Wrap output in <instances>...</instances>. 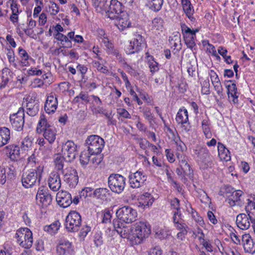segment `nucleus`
<instances>
[{
	"label": "nucleus",
	"mask_w": 255,
	"mask_h": 255,
	"mask_svg": "<svg viewBox=\"0 0 255 255\" xmlns=\"http://www.w3.org/2000/svg\"><path fill=\"white\" fill-rule=\"evenodd\" d=\"M133 243L140 244L151 233L150 226L146 222L139 221L133 225Z\"/></svg>",
	"instance_id": "f257e3e1"
},
{
	"label": "nucleus",
	"mask_w": 255,
	"mask_h": 255,
	"mask_svg": "<svg viewBox=\"0 0 255 255\" xmlns=\"http://www.w3.org/2000/svg\"><path fill=\"white\" fill-rule=\"evenodd\" d=\"M15 238L19 246L24 249H30L33 243L31 231L27 228L18 229L15 234Z\"/></svg>",
	"instance_id": "f03ea898"
},
{
	"label": "nucleus",
	"mask_w": 255,
	"mask_h": 255,
	"mask_svg": "<svg viewBox=\"0 0 255 255\" xmlns=\"http://www.w3.org/2000/svg\"><path fill=\"white\" fill-rule=\"evenodd\" d=\"M104 140L97 135H91L86 140V145L91 155L98 154L101 153L104 146Z\"/></svg>",
	"instance_id": "7ed1b4c3"
},
{
	"label": "nucleus",
	"mask_w": 255,
	"mask_h": 255,
	"mask_svg": "<svg viewBox=\"0 0 255 255\" xmlns=\"http://www.w3.org/2000/svg\"><path fill=\"white\" fill-rule=\"evenodd\" d=\"M42 173L43 172H39V170L35 169L24 172L21 177L22 185L25 188H28L34 185L37 182H39Z\"/></svg>",
	"instance_id": "20e7f679"
},
{
	"label": "nucleus",
	"mask_w": 255,
	"mask_h": 255,
	"mask_svg": "<svg viewBox=\"0 0 255 255\" xmlns=\"http://www.w3.org/2000/svg\"><path fill=\"white\" fill-rule=\"evenodd\" d=\"M82 219L80 214L75 211H71L65 219V228L69 232H76L81 226Z\"/></svg>",
	"instance_id": "39448f33"
},
{
	"label": "nucleus",
	"mask_w": 255,
	"mask_h": 255,
	"mask_svg": "<svg viewBox=\"0 0 255 255\" xmlns=\"http://www.w3.org/2000/svg\"><path fill=\"white\" fill-rule=\"evenodd\" d=\"M109 186L113 192L122 193L126 186V178L119 174H112L108 178Z\"/></svg>",
	"instance_id": "423d86ee"
},
{
	"label": "nucleus",
	"mask_w": 255,
	"mask_h": 255,
	"mask_svg": "<svg viewBox=\"0 0 255 255\" xmlns=\"http://www.w3.org/2000/svg\"><path fill=\"white\" fill-rule=\"evenodd\" d=\"M117 216L120 221L125 223H130L135 220L137 217L136 211L132 208L124 206L117 211Z\"/></svg>",
	"instance_id": "0eeeda50"
},
{
	"label": "nucleus",
	"mask_w": 255,
	"mask_h": 255,
	"mask_svg": "<svg viewBox=\"0 0 255 255\" xmlns=\"http://www.w3.org/2000/svg\"><path fill=\"white\" fill-rule=\"evenodd\" d=\"M61 151L67 161L71 162L77 154V146L72 140H68L63 144Z\"/></svg>",
	"instance_id": "6e6552de"
},
{
	"label": "nucleus",
	"mask_w": 255,
	"mask_h": 255,
	"mask_svg": "<svg viewBox=\"0 0 255 255\" xmlns=\"http://www.w3.org/2000/svg\"><path fill=\"white\" fill-rule=\"evenodd\" d=\"M113 225L117 233L123 238H127L133 242L132 226H125L124 224L118 220H113Z\"/></svg>",
	"instance_id": "1a4fd4ad"
},
{
	"label": "nucleus",
	"mask_w": 255,
	"mask_h": 255,
	"mask_svg": "<svg viewBox=\"0 0 255 255\" xmlns=\"http://www.w3.org/2000/svg\"><path fill=\"white\" fill-rule=\"evenodd\" d=\"M12 128L17 131L23 129L24 124V110L20 108L17 113L13 114L9 117Z\"/></svg>",
	"instance_id": "9d476101"
},
{
	"label": "nucleus",
	"mask_w": 255,
	"mask_h": 255,
	"mask_svg": "<svg viewBox=\"0 0 255 255\" xmlns=\"http://www.w3.org/2000/svg\"><path fill=\"white\" fill-rule=\"evenodd\" d=\"M176 122L181 125L182 131L188 133L191 130V126L189 122L188 114L186 109H180L175 118Z\"/></svg>",
	"instance_id": "9b49d317"
},
{
	"label": "nucleus",
	"mask_w": 255,
	"mask_h": 255,
	"mask_svg": "<svg viewBox=\"0 0 255 255\" xmlns=\"http://www.w3.org/2000/svg\"><path fill=\"white\" fill-rule=\"evenodd\" d=\"M124 6L118 0H111L110 5L108 4L107 10H104L108 16L111 19H114L119 14H123Z\"/></svg>",
	"instance_id": "f8f14e48"
},
{
	"label": "nucleus",
	"mask_w": 255,
	"mask_h": 255,
	"mask_svg": "<svg viewBox=\"0 0 255 255\" xmlns=\"http://www.w3.org/2000/svg\"><path fill=\"white\" fill-rule=\"evenodd\" d=\"M245 194L240 190H235L231 195L229 196L226 201L230 206H238L242 207L245 204Z\"/></svg>",
	"instance_id": "ddd939ff"
},
{
	"label": "nucleus",
	"mask_w": 255,
	"mask_h": 255,
	"mask_svg": "<svg viewBox=\"0 0 255 255\" xmlns=\"http://www.w3.org/2000/svg\"><path fill=\"white\" fill-rule=\"evenodd\" d=\"M128 180L130 187L132 188H137L143 185L146 177L143 175L142 172L137 171L129 175Z\"/></svg>",
	"instance_id": "4468645a"
},
{
	"label": "nucleus",
	"mask_w": 255,
	"mask_h": 255,
	"mask_svg": "<svg viewBox=\"0 0 255 255\" xmlns=\"http://www.w3.org/2000/svg\"><path fill=\"white\" fill-rule=\"evenodd\" d=\"M62 174L64 180L70 185L74 186L78 183L79 177L76 170L71 166H66L64 170H62Z\"/></svg>",
	"instance_id": "2eb2a0df"
},
{
	"label": "nucleus",
	"mask_w": 255,
	"mask_h": 255,
	"mask_svg": "<svg viewBox=\"0 0 255 255\" xmlns=\"http://www.w3.org/2000/svg\"><path fill=\"white\" fill-rule=\"evenodd\" d=\"M143 40L141 35H135L126 47V52L128 54H131L139 51L142 46Z\"/></svg>",
	"instance_id": "dca6fc26"
},
{
	"label": "nucleus",
	"mask_w": 255,
	"mask_h": 255,
	"mask_svg": "<svg viewBox=\"0 0 255 255\" xmlns=\"http://www.w3.org/2000/svg\"><path fill=\"white\" fill-rule=\"evenodd\" d=\"M36 199L37 202H39L43 207H46L49 205L52 201V197L47 189L43 187L39 188Z\"/></svg>",
	"instance_id": "f3484780"
},
{
	"label": "nucleus",
	"mask_w": 255,
	"mask_h": 255,
	"mask_svg": "<svg viewBox=\"0 0 255 255\" xmlns=\"http://www.w3.org/2000/svg\"><path fill=\"white\" fill-rule=\"evenodd\" d=\"M181 28L186 45L192 49L196 45L194 33H192L191 29L184 23L181 24Z\"/></svg>",
	"instance_id": "a211bd4d"
},
{
	"label": "nucleus",
	"mask_w": 255,
	"mask_h": 255,
	"mask_svg": "<svg viewBox=\"0 0 255 255\" xmlns=\"http://www.w3.org/2000/svg\"><path fill=\"white\" fill-rule=\"evenodd\" d=\"M57 98L55 93H51L47 96L44 105V110L46 113L51 114L55 113L58 106Z\"/></svg>",
	"instance_id": "6ab92c4d"
},
{
	"label": "nucleus",
	"mask_w": 255,
	"mask_h": 255,
	"mask_svg": "<svg viewBox=\"0 0 255 255\" xmlns=\"http://www.w3.org/2000/svg\"><path fill=\"white\" fill-rule=\"evenodd\" d=\"M27 165L39 170V172H43L44 165L42 162L41 161L40 157L38 156V152L36 151V149L28 157Z\"/></svg>",
	"instance_id": "aec40b11"
},
{
	"label": "nucleus",
	"mask_w": 255,
	"mask_h": 255,
	"mask_svg": "<svg viewBox=\"0 0 255 255\" xmlns=\"http://www.w3.org/2000/svg\"><path fill=\"white\" fill-rule=\"evenodd\" d=\"M56 201L59 205L63 208L69 207L72 203L71 194L66 191H61L57 193Z\"/></svg>",
	"instance_id": "412c9836"
},
{
	"label": "nucleus",
	"mask_w": 255,
	"mask_h": 255,
	"mask_svg": "<svg viewBox=\"0 0 255 255\" xmlns=\"http://www.w3.org/2000/svg\"><path fill=\"white\" fill-rule=\"evenodd\" d=\"M245 253L254 254L255 253V243L249 234L242 236V243Z\"/></svg>",
	"instance_id": "4be33fe9"
},
{
	"label": "nucleus",
	"mask_w": 255,
	"mask_h": 255,
	"mask_svg": "<svg viewBox=\"0 0 255 255\" xmlns=\"http://www.w3.org/2000/svg\"><path fill=\"white\" fill-rule=\"evenodd\" d=\"M226 87L227 88V94L230 101L234 104L238 103L239 94L237 92V88L236 84L231 80L226 82Z\"/></svg>",
	"instance_id": "5701e85b"
},
{
	"label": "nucleus",
	"mask_w": 255,
	"mask_h": 255,
	"mask_svg": "<svg viewBox=\"0 0 255 255\" xmlns=\"http://www.w3.org/2000/svg\"><path fill=\"white\" fill-rule=\"evenodd\" d=\"M56 251L59 255H70L73 252L72 243L68 241L61 240L57 247Z\"/></svg>",
	"instance_id": "b1692460"
},
{
	"label": "nucleus",
	"mask_w": 255,
	"mask_h": 255,
	"mask_svg": "<svg viewBox=\"0 0 255 255\" xmlns=\"http://www.w3.org/2000/svg\"><path fill=\"white\" fill-rule=\"evenodd\" d=\"M236 224L243 230L248 229L251 225L249 216L244 213L239 214L236 217Z\"/></svg>",
	"instance_id": "393cba45"
},
{
	"label": "nucleus",
	"mask_w": 255,
	"mask_h": 255,
	"mask_svg": "<svg viewBox=\"0 0 255 255\" xmlns=\"http://www.w3.org/2000/svg\"><path fill=\"white\" fill-rule=\"evenodd\" d=\"M61 180L58 173H51L48 179L49 188L53 191H58L61 187Z\"/></svg>",
	"instance_id": "a878e982"
},
{
	"label": "nucleus",
	"mask_w": 255,
	"mask_h": 255,
	"mask_svg": "<svg viewBox=\"0 0 255 255\" xmlns=\"http://www.w3.org/2000/svg\"><path fill=\"white\" fill-rule=\"evenodd\" d=\"M39 110V104L38 101L30 99L26 103V112L29 116H35L38 113Z\"/></svg>",
	"instance_id": "bb28decb"
},
{
	"label": "nucleus",
	"mask_w": 255,
	"mask_h": 255,
	"mask_svg": "<svg viewBox=\"0 0 255 255\" xmlns=\"http://www.w3.org/2000/svg\"><path fill=\"white\" fill-rule=\"evenodd\" d=\"M116 17L118 19L116 25L120 30L123 31L130 26L131 23L129 21L128 15L127 13H123V15H117Z\"/></svg>",
	"instance_id": "cd10ccee"
},
{
	"label": "nucleus",
	"mask_w": 255,
	"mask_h": 255,
	"mask_svg": "<svg viewBox=\"0 0 255 255\" xmlns=\"http://www.w3.org/2000/svg\"><path fill=\"white\" fill-rule=\"evenodd\" d=\"M10 138V131L6 127L0 128V147L7 144Z\"/></svg>",
	"instance_id": "c85d7f7f"
},
{
	"label": "nucleus",
	"mask_w": 255,
	"mask_h": 255,
	"mask_svg": "<svg viewBox=\"0 0 255 255\" xmlns=\"http://www.w3.org/2000/svg\"><path fill=\"white\" fill-rule=\"evenodd\" d=\"M154 201V199L152 195L149 193H145L142 194L139 199V206H141L143 208L149 207L151 206Z\"/></svg>",
	"instance_id": "c756f323"
},
{
	"label": "nucleus",
	"mask_w": 255,
	"mask_h": 255,
	"mask_svg": "<svg viewBox=\"0 0 255 255\" xmlns=\"http://www.w3.org/2000/svg\"><path fill=\"white\" fill-rule=\"evenodd\" d=\"M43 132V136L50 144H52L55 141L56 135L57 130L54 127H51L47 128Z\"/></svg>",
	"instance_id": "7c9ffc66"
},
{
	"label": "nucleus",
	"mask_w": 255,
	"mask_h": 255,
	"mask_svg": "<svg viewBox=\"0 0 255 255\" xmlns=\"http://www.w3.org/2000/svg\"><path fill=\"white\" fill-rule=\"evenodd\" d=\"M182 7L187 16L192 21L194 17L192 15L194 13V9L189 0H181Z\"/></svg>",
	"instance_id": "2f4dec72"
},
{
	"label": "nucleus",
	"mask_w": 255,
	"mask_h": 255,
	"mask_svg": "<svg viewBox=\"0 0 255 255\" xmlns=\"http://www.w3.org/2000/svg\"><path fill=\"white\" fill-rule=\"evenodd\" d=\"M6 148L7 150L6 153L9 154V158L13 160H17L20 154L19 147L12 144L7 146Z\"/></svg>",
	"instance_id": "473e14b6"
},
{
	"label": "nucleus",
	"mask_w": 255,
	"mask_h": 255,
	"mask_svg": "<svg viewBox=\"0 0 255 255\" xmlns=\"http://www.w3.org/2000/svg\"><path fill=\"white\" fill-rule=\"evenodd\" d=\"M51 127H52V126L48 123L45 116L43 115H41L36 128L37 133H41L45 131L46 129L49 128Z\"/></svg>",
	"instance_id": "72a5a7b5"
},
{
	"label": "nucleus",
	"mask_w": 255,
	"mask_h": 255,
	"mask_svg": "<svg viewBox=\"0 0 255 255\" xmlns=\"http://www.w3.org/2000/svg\"><path fill=\"white\" fill-rule=\"evenodd\" d=\"M94 197L101 200H106L109 195V190L106 188L96 189L93 193Z\"/></svg>",
	"instance_id": "f704fd0d"
},
{
	"label": "nucleus",
	"mask_w": 255,
	"mask_h": 255,
	"mask_svg": "<svg viewBox=\"0 0 255 255\" xmlns=\"http://www.w3.org/2000/svg\"><path fill=\"white\" fill-rule=\"evenodd\" d=\"M65 157L57 154L54 159V163L55 169L62 173V170H64V165Z\"/></svg>",
	"instance_id": "c9c22d12"
},
{
	"label": "nucleus",
	"mask_w": 255,
	"mask_h": 255,
	"mask_svg": "<svg viewBox=\"0 0 255 255\" xmlns=\"http://www.w3.org/2000/svg\"><path fill=\"white\" fill-rule=\"evenodd\" d=\"M163 23L164 21L162 18L160 17L154 18L151 23V30L162 31L164 28Z\"/></svg>",
	"instance_id": "e433bc0d"
},
{
	"label": "nucleus",
	"mask_w": 255,
	"mask_h": 255,
	"mask_svg": "<svg viewBox=\"0 0 255 255\" xmlns=\"http://www.w3.org/2000/svg\"><path fill=\"white\" fill-rule=\"evenodd\" d=\"M93 4L98 12L103 13L107 10V0H92Z\"/></svg>",
	"instance_id": "4c0bfd02"
},
{
	"label": "nucleus",
	"mask_w": 255,
	"mask_h": 255,
	"mask_svg": "<svg viewBox=\"0 0 255 255\" xmlns=\"http://www.w3.org/2000/svg\"><path fill=\"white\" fill-rule=\"evenodd\" d=\"M55 38L58 41H60L61 44H62L64 47H72V42L66 35H65L60 32H57L55 35Z\"/></svg>",
	"instance_id": "58836bf2"
},
{
	"label": "nucleus",
	"mask_w": 255,
	"mask_h": 255,
	"mask_svg": "<svg viewBox=\"0 0 255 255\" xmlns=\"http://www.w3.org/2000/svg\"><path fill=\"white\" fill-rule=\"evenodd\" d=\"M18 54L21 58L20 63L23 66H27L29 65L28 60L30 58L29 55L22 47H20L18 50Z\"/></svg>",
	"instance_id": "ea45409f"
},
{
	"label": "nucleus",
	"mask_w": 255,
	"mask_h": 255,
	"mask_svg": "<svg viewBox=\"0 0 255 255\" xmlns=\"http://www.w3.org/2000/svg\"><path fill=\"white\" fill-rule=\"evenodd\" d=\"M92 112L94 115H97L98 114L104 115L109 120L111 119V114L108 113L106 110L103 107L100 106H96L93 105L91 108Z\"/></svg>",
	"instance_id": "a19ab883"
},
{
	"label": "nucleus",
	"mask_w": 255,
	"mask_h": 255,
	"mask_svg": "<svg viewBox=\"0 0 255 255\" xmlns=\"http://www.w3.org/2000/svg\"><path fill=\"white\" fill-rule=\"evenodd\" d=\"M150 8L155 11H159L163 4V0H147Z\"/></svg>",
	"instance_id": "79ce46f5"
},
{
	"label": "nucleus",
	"mask_w": 255,
	"mask_h": 255,
	"mask_svg": "<svg viewBox=\"0 0 255 255\" xmlns=\"http://www.w3.org/2000/svg\"><path fill=\"white\" fill-rule=\"evenodd\" d=\"M60 223L59 221H56L49 226L44 227V230L52 234L55 233L59 229Z\"/></svg>",
	"instance_id": "37998d69"
},
{
	"label": "nucleus",
	"mask_w": 255,
	"mask_h": 255,
	"mask_svg": "<svg viewBox=\"0 0 255 255\" xmlns=\"http://www.w3.org/2000/svg\"><path fill=\"white\" fill-rule=\"evenodd\" d=\"M139 110L143 113L144 118L149 122L153 121V116L151 113V110L149 108L145 106L140 107Z\"/></svg>",
	"instance_id": "c03bdc74"
},
{
	"label": "nucleus",
	"mask_w": 255,
	"mask_h": 255,
	"mask_svg": "<svg viewBox=\"0 0 255 255\" xmlns=\"http://www.w3.org/2000/svg\"><path fill=\"white\" fill-rule=\"evenodd\" d=\"M90 154L91 155L88 151H84L81 152L80 155V162L83 166H86L89 162L91 157Z\"/></svg>",
	"instance_id": "a18cd8bd"
},
{
	"label": "nucleus",
	"mask_w": 255,
	"mask_h": 255,
	"mask_svg": "<svg viewBox=\"0 0 255 255\" xmlns=\"http://www.w3.org/2000/svg\"><path fill=\"white\" fill-rule=\"evenodd\" d=\"M198 156L202 160L203 162L207 161L210 158V154L209 150L206 148H200L197 153Z\"/></svg>",
	"instance_id": "49530a36"
},
{
	"label": "nucleus",
	"mask_w": 255,
	"mask_h": 255,
	"mask_svg": "<svg viewBox=\"0 0 255 255\" xmlns=\"http://www.w3.org/2000/svg\"><path fill=\"white\" fill-rule=\"evenodd\" d=\"M32 142L31 138L28 137H25L21 142V148L22 150L28 151L32 147Z\"/></svg>",
	"instance_id": "de8ad7c7"
},
{
	"label": "nucleus",
	"mask_w": 255,
	"mask_h": 255,
	"mask_svg": "<svg viewBox=\"0 0 255 255\" xmlns=\"http://www.w3.org/2000/svg\"><path fill=\"white\" fill-rule=\"evenodd\" d=\"M183 172V177L182 178V181L185 182L187 179L185 178L186 176H189L192 174V171L190 169V166L188 163L182 165L181 167Z\"/></svg>",
	"instance_id": "09e8293b"
},
{
	"label": "nucleus",
	"mask_w": 255,
	"mask_h": 255,
	"mask_svg": "<svg viewBox=\"0 0 255 255\" xmlns=\"http://www.w3.org/2000/svg\"><path fill=\"white\" fill-rule=\"evenodd\" d=\"M202 127L203 132L206 137H210L211 131L209 128V122L208 120L204 119L202 122Z\"/></svg>",
	"instance_id": "8fccbe9b"
},
{
	"label": "nucleus",
	"mask_w": 255,
	"mask_h": 255,
	"mask_svg": "<svg viewBox=\"0 0 255 255\" xmlns=\"http://www.w3.org/2000/svg\"><path fill=\"white\" fill-rule=\"evenodd\" d=\"M169 42L170 44L174 47V49L177 48L178 51H179L181 49V41L179 37L175 35L171 39H169Z\"/></svg>",
	"instance_id": "3c124183"
},
{
	"label": "nucleus",
	"mask_w": 255,
	"mask_h": 255,
	"mask_svg": "<svg viewBox=\"0 0 255 255\" xmlns=\"http://www.w3.org/2000/svg\"><path fill=\"white\" fill-rule=\"evenodd\" d=\"M202 93L208 95L210 94V83L209 79L207 78L201 83Z\"/></svg>",
	"instance_id": "603ef678"
},
{
	"label": "nucleus",
	"mask_w": 255,
	"mask_h": 255,
	"mask_svg": "<svg viewBox=\"0 0 255 255\" xmlns=\"http://www.w3.org/2000/svg\"><path fill=\"white\" fill-rule=\"evenodd\" d=\"M102 223H108L111 222L112 213L108 209H106L102 212Z\"/></svg>",
	"instance_id": "864d4df0"
},
{
	"label": "nucleus",
	"mask_w": 255,
	"mask_h": 255,
	"mask_svg": "<svg viewBox=\"0 0 255 255\" xmlns=\"http://www.w3.org/2000/svg\"><path fill=\"white\" fill-rule=\"evenodd\" d=\"M173 212V216L172 219L174 225L183 222L180 211L174 210Z\"/></svg>",
	"instance_id": "5fc2aeb1"
},
{
	"label": "nucleus",
	"mask_w": 255,
	"mask_h": 255,
	"mask_svg": "<svg viewBox=\"0 0 255 255\" xmlns=\"http://www.w3.org/2000/svg\"><path fill=\"white\" fill-rule=\"evenodd\" d=\"M6 54L8 61L10 63L12 64L14 68H17V64L15 63V57L14 51L12 49H9Z\"/></svg>",
	"instance_id": "6e6d98bb"
},
{
	"label": "nucleus",
	"mask_w": 255,
	"mask_h": 255,
	"mask_svg": "<svg viewBox=\"0 0 255 255\" xmlns=\"http://www.w3.org/2000/svg\"><path fill=\"white\" fill-rule=\"evenodd\" d=\"M50 5H49L48 10L51 15H56L59 11V7L58 5L53 1H50Z\"/></svg>",
	"instance_id": "4d7b16f0"
},
{
	"label": "nucleus",
	"mask_w": 255,
	"mask_h": 255,
	"mask_svg": "<svg viewBox=\"0 0 255 255\" xmlns=\"http://www.w3.org/2000/svg\"><path fill=\"white\" fill-rule=\"evenodd\" d=\"M166 76V74L164 71L158 73L154 80L156 85H160L163 84L164 80V77Z\"/></svg>",
	"instance_id": "13d9d810"
},
{
	"label": "nucleus",
	"mask_w": 255,
	"mask_h": 255,
	"mask_svg": "<svg viewBox=\"0 0 255 255\" xmlns=\"http://www.w3.org/2000/svg\"><path fill=\"white\" fill-rule=\"evenodd\" d=\"M93 66L101 73H107L108 72L107 67L98 61L93 62Z\"/></svg>",
	"instance_id": "bf43d9fd"
},
{
	"label": "nucleus",
	"mask_w": 255,
	"mask_h": 255,
	"mask_svg": "<svg viewBox=\"0 0 255 255\" xmlns=\"http://www.w3.org/2000/svg\"><path fill=\"white\" fill-rule=\"evenodd\" d=\"M93 189L91 187H86L82 190L80 193V198H86L88 196H90L92 194Z\"/></svg>",
	"instance_id": "052dcab7"
},
{
	"label": "nucleus",
	"mask_w": 255,
	"mask_h": 255,
	"mask_svg": "<svg viewBox=\"0 0 255 255\" xmlns=\"http://www.w3.org/2000/svg\"><path fill=\"white\" fill-rule=\"evenodd\" d=\"M162 251L160 248L155 247L151 248L148 252V255H162Z\"/></svg>",
	"instance_id": "680f3d73"
},
{
	"label": "nucleus",
	"mask_w": 255,
	"mask_h": 255,
	"mask_svg": "<svg viewBox=\"0 0 255 255\" xmlns=\"http://www.w3.org/2000/svg\"><path fill=\"white\" fill-rule=\"evenodd\" d=\"M91 231V227L86 225L84 226L82 229L81 230L80 233H79V236L81 238H82L84 239L88 234V233Z\"/></svg>",
	"instance_id": "e2e57ef3"
},
{
	"label": "nucleus",
	"mask_w": 255,
	"mask_h": 255,
	"mask_svg": "<svg viewBox=\"0 0 255 255\" xmlns=\"http://www.w3.org/2000/svg\"><path fill=\"white\" fill-rule=\"evenodd\" d=\"M118 114L121 117L129 119L131 118V116L129 113L125 109L120 108L118 109Z\"/></svg>",
	"instance_id": "0e129e2a"
},
{
	"label": "nucleus",
	"mask_w": 255,
	"mask_h": 255,
	"mask_svg": "<svg viewBox=\"0 0 255 255\" xmlns=\"http://www.w3.org/2000/svg\"><path fill=\"white\" fill-rule=\"evenodd\" d=\"M174 226L177 230H179L180 232H184L185 231L186 233H188V229H189L188 227L183 222L175 224L174 225Z\"/></svg>",
	"instance_id": "69168bd1"
},
{
	"label": "nucleus",
	"mask_w": 255,
	"mask_h": 255,
	"mask_svg": "<svg viewBox=\"0 0 255 255\" xmlns=\"http://www.w3.org/2000/svg\"><path fill=\"white\" fill-rule=\"evenodd\" d=\"M106 51L108 54H111L116 57H118L119 55V50L114 48L113 44L107 48Z\"/></svg>",
	"instance_id": "338daca9"
},
{
	"label": "nucleus",
	"mask_w": 255,
	"mask_h": 255,
	"mask_svg": "<svg viewBox=\"0 0 255 255\" xmlns=\"http://www.w3.org/2000/svg\"><path fill=\"white\" fill-rule=\"evenodd\" d=\"M106 51L108 54H111L116 57H118L119 55V50L114 48L113 44L107 48Z\"/></svg>",
	"instance_id": "774afa93"
}]
</instances>
